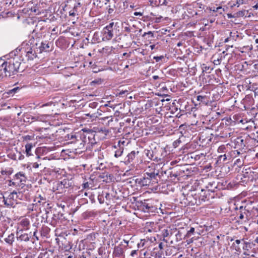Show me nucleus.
Here are the masks:
<instances>
[{"instance_id":"f257e3e1","label":"nucleus","mask_w":258,"mask_h":258,"mask_svg":"<svg viewBox=\"0 0 258 258\" xmlns=\"http://www.w3.org/2000/svg\"><path fill=\"white\" fill-rule=\"evenodd\" d=\"M21 58L18 56L9 59L0 66V76L11 77L18 73L21 66Z\"/></svg>"},{"instance_id":"f03ea898","label":"nucleus","mask_w":258,"mask_h":258,"mask_svg":"<svg viewBox=\"0 0 258 258\" xmlns=\"http://www.w3.org/2000/svg\"><path fill=\"white\" fill-rule=\"evenodd\" d=\"M140 208L141 210L147 213H153L157 209L150 200H144V201L141 202Z\"/></svg>"},{"instance_id":"7ed1b4c3","label":"nucleus","mask_w":258,"mask_h":258,"mask_svg":"<svg viewBox=\"0 0 258 258\" xmlns=\"http://www.w3.org/2000/svg\"><path fill=\"white\" fill-rule=\"evenodd\" d=\"M114 23L111 22L105 27L103 30V40H110L113 37V27Z\"/></svg>"},{"instance_id":"20e7f679","label":"nucleus","mask_w":258,"mask_h":258,"mask_svg":"<svg viewBox=\"0 0 258 258\" xmlns=\"http://www.w3.org/2000/svg\"><path fill=\"white\" fill-rule=\"evenodd\" d=\"M239 219L241 220H244L243 222L246 223L248 221L250 216V212L249 210L246 209V207L240 206L239 208Z\"/></svg>"},{"instance_id":"39448f33","label":"nucleus","mask_w":258,"mask_h":258,"mask_svg":"<svg viewBox=\"0 0 258 258\" xmlns=\"http://www.w3.org/2000/svg\"><path fill=\"white\" fill-rule=\"evenodd\" d=\"M100 119L105 121V125L108 126H110L111 128H113L114 126L118 122L117 119H115V120H114L113 118L111 116L102 117Z\"/></svg>"},{"instance_id":"423d86ee","label":"nucleus","mask_w":258,"mask_h":258,"mask_svg":"<svg viewBox=\"0 0 258 258\" xmlns=\"http://www.w3.org/2000/svg\"><path fill=\"white\" fill-rule=\"evenodd\" d=\"M25 51L26 53V56L28 59L33 60L37 56L36 53L35 52L34 46H31L30 47L24 48Z\"/></svg>"},{"instance_id":"0eeeda50","label":"nucleus","mask_w":258,"mask_h":258,"mask_svg":"<svg viewBox=\"0 0 258 258\" xmlns=\"http://www.w3.org/2000/svg\"><path fill=\"white\" fill-rule=\"evenodd\" d=\"M136 182H138L141 186H144L149 185L151 183V181L146 176H145L144 177L137 179Z\"/></svg>"},{"instance_id":"6e6552de","label":"nucleus","mask_w":258,"mask_h":258,"mask_svg":"<svg viewBox=\"0 0 258 258\" xmlns=\"http://www.w3.org/2000/svg\"><path fill=\"white\" fill-rule=\"evenodd\" d=\"M150 254L152 257H154V258H161L164 255L163 251H161V250H160L156 247H154L153 249V250L151 251Z\"/></svg>"},{"instance_id":"1a4fd4ad","label":"nucleus","mask_w":258,"mask_h":258,"mask_svg":"<svg viewBox=\"0 0 258 258\" xmlns=\"http://www.w3.org/2000/svg\"><path fill=\"white\" fill-rule=\"evenodd\" d=\"M138 151H133L130 153L128 154L126 156V159L125 162L127 163L132 162L136 158L137 155L139 154Z\"/></svg>"},{"instance_id":"9d476101","label":"nucleus","mask_w":258,"mask_h":258,"mask_svg":"<svg viewBox=\"0 0 258 258\" xmlns=\"http://www.w3.org/2000/svg\"><path fill=\"white\" fill-rule=\"evenodd\" d=\"M206 187L208 192H214L217 188V184L215 181L209 182Z\"/></svg>"},{"instance_id":"9b49d317","label":"nucleus","mask_w":258,"mask_h":258,"mask_svg":"<svg viewBox=\"0 0 258 258\" xmlns=\"http://www.w3.org/2000/svg\"><path fill=\"white\" fill-rule=\"evenodd\" d=\"M146 176L151 181L152 179H157V177L161 178V175L159 174V171L157 172H152L150 173L147 172L146 173Z\"/></svg>"},{"instance_id":"f8f14e48","label":"nucleus","mask_w":258,"mask_h":258,"mask_svg":"<svg viewBox=\"0 0 258 258\" xmlns=\"http://www.w3.org/2000/svg\"><path fill=\"white\" fill-rule=\"evenodd\" d=\"M15 236L14 233H11L4 238V241L9 245H12L15 241Z\"/></svg>"},{"instance_id":"ddd939ff","label":"nucleus","mask_w":258,"mask_h":258,"mask_svg":"<svg viewBox=\"0 0 258 258\" xmlns=\"http://www.w3.org/2000/svg\"><path fill=\"white\" fill-rule=\"evenodd\" d=\"M63 188H68L73 186V183L71 180L68 179H63L60 183Z\"/></svg>"},{"instance_id":"4468645a","label":"nucleus","mask_w":258,"mask_h":258,"mask_svg":"<svg viewBox=\"0 0 258 258\" xmlns=\"http://www.w3.org/2000/svg\"><path fill=\"white\" fill-rule=\"evenodd\" d=\"M15 177L16 179H19V182L22 183V184H24V182L26 181V177L24 173L22 172H19L15 174Z\"/></svg>"},{"instance_id":"2eb2a0df","label":"nucleus","mask_w":258,"mask_h":258,"mask_svg":"<svg viewBox=\"0 0 258 258\" xmlns=\"http://www.w3.org/2000/svg\"><path fill=\"white\" fill-rule=\"evenodd\" d=\"M98 112L94 113H87L85 114V116L84 118L85 119H89L90 121H92L95 120L98 117Z\"/></svg>"},{"instance_id":"dca6fc26","label":"nucleus","mask_w":258,"mask_h":258,"mask_svg":"<svg viewBox=\"0 0 258 258\" xmlns=\"http://www.w3.org/2000/svg\"><path fill=\"white\" fill-rule=\"evenodd\" d=\"M158 5L171 7L173 5V2L171 0H159Z\"/></svg>"},{"instance_id":"f3484780","label":"nucleus","mask_w":258,"mask_h":258,"mask_svg":"<svg viewBox=\"0 0 258 258\" xmlns=\"http://www.w3.org/2000/svg\"><path fill=\"white\" fill-rule=\"evenodd\" d=\"M20 224L23 228L28 229L30 225V222L28 219L24 218L21 220Z\"/></svg>"},{"instance_id":"a211bd4d","label":"nucleus","mask_w":258,"mask_h":258,"mask_svg":"<svg viewBox=\"0 0 258 258\" xmlns=\"http://www.w3.org/2000/svg\"><path fill=\"white\" fill-rule=\"evenodd\" d=\"M49 44L46 42H42L41 46H40V51H49Z\"/></svg>"},{"instance_id":"6ab92c4d","label":"nucleus","mask_w":258,"mask_h":258,"mask_svg":"<svg viewBox=\"0 0 258 258\" xmlns=\"http://www.w3.org/2000/svg\"><path fill=\"white\" fill-rule=\"evenodd\" d=\"M172 234V231L171 230H168L167 229H164L162 231V235L163 237V241H165L166 242H167V240H165V238L171 235Z\"/></svg>"},{"instance_id":"aec40b11","label":"nucleus","mask_w":258,"mask_h":258,"mask_svg":"<svg viewBox=\"0 0 258 258\" xmlns=\"http://www.w3.org/2000/svg\"><path fill=\"white\" fill-rule=\"evenodd\" d=\"M32 148V145L31 143H28L25 145V151L27 156H30L32 155L31 153Z\"/></svg>"},{"instance_id":"412c9836","label":"nucleus","mask_w":258,"mask_h":258,"mask_svg":"<svg viewBox=\"0 0 258 258\" xmlns=\"http://www.w3.org/2000/svg\"><path fill=\"white\" fill-rule=\"evenodd\" d=\"M17 238L21 241H28L29 240L30 237L28 234L25 233L20 235Z\"/></svg>"},{"instance_id":"4be33fe9","label":"nucleus","mask_w":258,"mask_h":258,"mask_svg":"<svg viewBox=\"0 0 258 258\" xmlns=\"http://www.w3.org/2000/svg\"><path fill=\"white\" fill-rule=\"evenodd\" d=\"M148 242V240L145 239H141L140 242L138 243V248H142L146 246L147 243Z\"/></svg>"},{"instance_id":"5701e85b","label":"nucleus","mask_w":258,"mask_h":258,"mask_svg":"<svg viewBox=\"0 0 258 258\" xmlns=\"http://www.w3.org/2000/svg\"><path fill=\"white\" fill-rule=\"evenodd\" d=\"M201 200L202 201H208L210 197L211 198H213L214 197V196L213 195H212L211 196V194L210 193H208V194H205V193H204V195H201Z\"/></svg>"},{"instance_id":"b1692460","label":"nucleus","mask_w":258,"mask_h":258,"mask_svg":"<svg viewBox=\"0 0 258 258\" xmlns=\"http://www.w3.org/2000/svg\"><path fill=\"white\" fill-rule=\"evenodd\" d=\"M146 156L151 160H154L153 152L152 150H147L145 151Z\"/></svg>"},{"instance_id":"393cba45","label":"nucleus","mask_w":258,"mask_h":258,"mask_svg":"<svg viewBox=\"0 0 258 258\" xmlns=\"http://www.w3.org/2000/svg\"><path fill=\"white\" fill-rule=\"evenodd\" d=\"M196 100L197 102H198L199 104L201 103V102L205 103L206 102V97L201 95H199L197 96Z\"/></svg>"},{"instance_id":"a878e982","label":"nucleus","mask_w":258,"mask_h":258,"mask_svg":"<svg viewBox=\"0 0 258 258\" xmlns=\"http://www.w3.org/2000/svg\"><path fill=\"white\" fill-rule=\"evenodd\" d=\"M236 142V145H237V144H238V145L240 146V147L241 148H243V147L245 146V145L244 144V140L241 138H237Z\"/></svg>"},{"instance_id":"bb28decb","label":"nucleus","mask_w":258,"mask_h":258,"mask_svg":"<svg viewBox=\"0 0 258 258\" xmlns=\"http://www.w3.org/2000/svg\"><path fill=\"white\" fill-rule=\"evenodd\" d=\"M43 117H44L43 115H36V116H32L31 119H32V121H42Z\"/></svg>"},{"instance_id":"cd10ccee","label":"nucleus","mask_w":258,"mask_h":258,"mask_svg":"<svg viewBox=\"0 0 258 258\" xmlns=\"http://www.w3.org/2000/svg\"><path fill=\"white\" fill-rule=\"evenodd\" d=\"M123 149L122 148H119L118 150L115 151L114 156L116 158L121 156L123 153Z\"/></svg>"},{"instance_id":"c85d7f7f","label":"nucleus","mask_w":258,"mask_h":258,"mask_svg":"<svg viewBox=\"0 0 258 258\" xmlns=\"http://www.w3.org/2000/svg\"><path fill=\"white\" fill-rule=\"evenodd\" d=\"M115 252L116 253V254L120 255L123 253V250L122 248L120 247L117 246L116 247L114 248Z\"/></svg>"},{"instance_id":"c756f323","label":"nucleus","mask_w":258,"mask_h":258,"mask_svg":"<svg viewBox=\"0 0 258 258\" xmlns=\"http://www.w3.org/2000/svg\"><path fill=\"white\" fill-rule=\"evenodd\" d=\"M195 232V228L194 227H191L190 229L187 232V233L185 235L187 237H190L192 234H194Z\"/></svg>"},{"instance_id":"7c9ffc66","label":"nucleus","mask_w":258,"mask_h":258,"mask_svg":"<svg viewBox=\"0 0 258 258\" xmlns=\"http://www.w3.org/2000/svg\"><path fill=\"white\" fill-rule=\"evenodd\" d=\"M48 255H49V254H48V252L45 251L43 252H41L39 254L38 258H48Z\"/></svg>"},{"instance_id":"2f4dec72","label":"nucleus","mask_w":258,"mask_h":258,"mask_svg":"<svg viewBox=\"0 0 258 258\" xmlns=\"http://www.w3.org/2000/svg\"><path fill=\"white\" fill-rule=\"evenodd\" d=\"M210 10L212 11V9H210ZM212 11L213 12H219V14H221L224 11V10L222 9L221 7H219L216 8V9H213Z\"/></svg>"},{"instance_id":"473e14b6","label":"nucleus","mask_w":258,"mask_h":258,"mask_svg":"<svg viewBox=\"0 0 258 258\" xmlns=\"http://www.w3.org/2000/svg\"><path fill=\"white\" fill-rule=\"evenodd\" d=\"M226 149V147L225 145L220 146L218 149V152L219 153H224L225 152V150Z\"/></svg>"},{"instance_id":"72a5a7b5","label":"nucleus","mask_w":258,"mask_h":258,"mask_svg":"<svg viewBox=\"0 0 258 258\" xmlns=\"http://www.w3.org/2000/svg\"><path fill=\"white\" fill-rule=\"evenodd\" d=\"M42 201H43V203H45V200L40 195L39 197L36 198V199L35 200V201H37L38 203H41Z\"/></svg>"},{"instance_id":"f704fd0d","label":"nucleus","mask_w":258,"mask_h":258,"mask_svg":"<svg viewBox=\"0 0 258 258\" xmlns=\"http://www.w3.org/2000/svg\"><path fill=\"white\" fill-rule=\"evenodd\" d=\"M90 185H92L91 183H89L88 182H86L83 183L82 187L83 188H89L91 186Z\"/></svg>"},{"instance_id":"c9c22d12","label":"nucleus","mask_w":258,"mask_h":258,"mask_svg":"<svg viewBox=\"0 0 258 258\" xmlns=\"http://www.w3.org/2000/svg\"><path fill=\"white\" fill-rule=\"evenodd\" d=\"M99 132L103 134L104 135H107L109 133V131L106 128H101L99 130Z\"/></svg>"},{"instance_id":"e433bc0d","label":"nucleus","mask_w":258,"mask_h":258,"mask_svg":"<svg viewBox=\"0 0 258 258\" xmlns=\"http://www.w3.org/2000/svg\"><path fill=\"white\" fill-rule=\"evenodd\" d=\"M227 159L226 155L225 154L224 155H222L219 156V160L220 161H222L224 162Z\"/></svg>"},{"instance_id":"4c0bfd02","label":"nucleus","mask_w":258,"mask_h":258,"mask_svg":"<svg viewBox=\"0 0 258 258\" xmlns=\"http://www.w3.org/2000/svg\"><path fill=\"white\" fill-rule=\"evenodd\" d=\"M84 132H85L87 133V135H88V139L92 136H93L94 135L93 134V132H91V130H83Z\"/></svg>"},{"instance_id":"58836bf2","label":"nucleus","mask_w":258,"mask_h":258,"mask_svg":"<svg viewBox=\"0 0 258 258\" xmlns=\"http://www.w3.org/2000/svg\"><path fill=\"white\" fill-rule=\"evenodd\" d=\"M245 14V11H241L237 13L236 15L237 17H243Z\"/></svg>"},{"instance_id":"ea45409f","label":"nucleus","mask_w":258,"mask_h":258,"mask_svg":"<svg viewBox=\"0 0 258 258\" xmlns=\"http://www.w3.org/2000/svg\"><path fill=\"white\" fill-rule=\"evenodd\" d=\"M79 7H80V3H78L76 5H75L72 10L74 11L75 13H76L78 10V8Z\"/></svg>"},{"instance_id":"a19ab883","label":"nucleus","mask_w":258,"mask_h":258,"mask_svg":"<svg viewBox=\"0 0 258 258\" xmlns=\"http://www.w3.org/2000/svg\"><path fill=\"white\" fill-rule=\"evenodd\" d=\"M34 41H35V39L33 37H32V38H31L29 40V43H30V46H34V47L35 46V44H36V43H34Z\"/></svg>"},{"instance_id":"79ce46f5","label":"nucleus","mask_w":258,"mask_h":258,"mask_svg":"<svg viewBox=\"0 0 258 258\" xmlns=\"http://www.w3.org/2000/svg\"><path fill=\"white\" fill-rule=\"evenodd\" d=\"M80 145L78 147V148L80 149H82L84 147V142L83 141H80Z\"/></svg>"},{"instance_id":"37998d69","label":"nucleus","mask_w":258,"mask_h":258,"mask_svg":"<svg viewBox=\"0 0 258 258\" xmlns=\"http://www.w3.org/2000/svg\"><path fill=\"white\" fill-rule=\"evenodd\" d=\"M23 138H24V140L28 141V140H31L33 138V137H32L31 136L27 135V136L24 137Z\"/></svg>"},{"instance_id":"c03bdc74","label":"nucleus","mask_w":258,"mask_h":258,"mask_svg":"<svg viewBox=\"0 0 258 258\" xmlns=\"http://www.w3.org/2000/svg\"><path fill=\"white\" fill-rule=\"evenodd\" d=\"M20 89V88L17 87H15L11 90H10V92L12 93H16L17 92V90H19Z\"/></svg>"},{"instance_id":"a18cd8bd","label":"nucleus","mask_w":258,"mask_h":258,"mask_svg":"<svg viewBox=\"0 0 258 258\" xmlns=\"http://www.w3.org/2000/svg\"><path fill=\"white\" fill-rule=\"evenodd\" d=\"M235 164L238 165V166H240L242 164V162L240 159H238L235 162Z\"/></svg>"},{"instance_id":"49530a36","label":"nucleus","mask_w":258,"mask_h":258,"mask_svg":"<svg viewBox=\"0 0 258 258\" xmlns=\"http://www.w3.org/2000/svg\"><path fill=\"white\" fill-rule=\"evenodd\" d=\"M67 136H68V139H70V140H72V139H74L76 138V136L73 134H69V135H68Z\"/></svg>"},{"instance_id":"de8ad7c7","label":"nucleus","mask_w":258,"mask_h":258,"mask_svg":"<svg viewBox=\"0 0 258 258\" xmlns=\"http://www.w3.org/2000/svg\"><path fill=\"white\" fill-rule=\"evenodd\" d=\"M163 58V56H155V57H154V59H155L157 62H158L159 60H161Z\"/></svg>"},{"instance_id":"09e8293b","label":"nucleus","mask_w":258,"mask_h":258,"mask_svg":"<svg viewBox=\"0 0 258 258\" xmlns=\"http://www.w3.org/2000/svg\"><path fill=\"white\" fill-rule=\"evenodd\" d=\"M180 143V140H176L173 142V146L175 148L178 146V144H179Z\"/></svg>"},{"instance_id":"8fccbe9b","label":"nucleus","mask_w":258,"mask_h":258,"mask_svg":"<svg viewBox=\"0 0 258 258\" xmlns=\"http://www.w3.org/2000/svg\"><path fill=\"white\" fill-rule=\"evenodd\" d=\"M156 247L158 249H159L160 250H161V251H163V243L160 242L158 246Z\"/></svg>"},{"instance_id":"3c124183","label":"nucleus","mask_w":258,"mask_h":258,"mask_svg":"<svg viewBox=\"0 0 258 258\" xmlns=\"http://www.w3.org/2000/svg\"><path fill=\"white\" fill-rule=\"evenodd\" d=\"M143 14V13H142V12H135L134 13V15L135 16H142Z\"/></svg>"},{"instance_id":"603ef678","label":"nucleus","mask_w":258,"mask_h":258,"mask_svg":"<svg viewBox=\"0 0 258 258\" xmlns=\"http://www.w3.org/2000/svg\"><path fill=\"white\" fill-rule=\"evenodd\" d=\"M41 165V164H38V163L37 162H35V163H34L32 165V167L34 168H38L39 166Z\"/></svg>"},{"instance_id":"864d4df0","label":"nucleus","mask_w":258,"mask_h":258,"mask_svg":"<svg viewBox=\"0 0 258 258\" xmlns=\"http://www.w3.org/2000/svg\"><path fill=\"white\" fill-rule=\"evenodd\" d=\"M137 253V250H132L131 253V255L132 256H134L135 255H136Z\"/></svg>"},{"instance_id":"5fc2aeb1","label":"nucleus","mask_w":258,"mask_h":258,"mask_svg":"<svg viewBox=\"0 0 258 258\" xmlns=\"http://www.w3.org/2000/svg\"><path fill=\"white\" fill-rule=\"evenodd\" d=\"M76 13L73 10H71L69 12V15L71 16H75L76 15Z\"/></svg>"},{"instance_id":"6e6d98bb","label":"nucleus","mask_w":258,"mask_h":258,"mask_svg":"<svg viewBox=\"0 0 258 258\" xmlns=\"http://www.w3.org/2000/svg\"><path fill=\"white\" fill-rule=\"evenodd\" d=\"M146 34L151 35L152 36H153V33L152 31H149L147 33L145 32L143 34V36H145Z\"/></svg>"},{"instance_id":"4d7b16f0","label":"nucleus","mask_w":258,"mask_h":258,"mask_svg":"<svg viewBox=\"0 0 258 258\" xmlns=\"http://www.w3.org/2000/svg\"><path fill=\"white\" fill-rule=\"evenodd\" d=\"M124 30L125 31L127 32H131V28L129 27H124Z\"/></svg>"},{"instance_id":"13d9d810","label":"nucleus","mask_w":258,"mask_h":258,"mask_svg":"<svg viewBox=\"0 0 258 258\" xmlns=\"http://www.w3.org/2000/svg\"><path fill=\"white\" fill-rule=\"evenodd\" d=\"M166 173V171H161L159 172V174L161 175V177L163 176L164 174Z\"/></svg>"},{"instance_id":"bf43d9fd","label":"nucleus","mask_w":258,"mask_h":258,"mask_svg":"<svg viewBox=\"0 0 258 258\" xmlns=\"http://www.w3.org/2000/svg\"><path fill=\"white\" fill-rule=\"evenodd\" d=\"M113 12V9L112 8H109L108 10V12L109 14H111Z\"/></svg>"},{"instance_id":"052dcab7","label":"nucleus","mask_w":258,"mask_h":258,"mask_svg":"<svg viewBox=\"0 0 258 258\" xmlns=\"http://www.w3.org/2000/svg\"><path fill=\"white\" fill-rule=\"evenodd\" d=\"M161 18H162L161 17H160L159 18H156L155 22L156 23H159L160 22V20L161 19Z\"/></svg>"},{"instance_id":"680f3d73","label":"nucleus","mask_w":258,"mask_h":258,"mask_svg":"<svg viewBox=\"0 0 258 258\" xmlns=\"http://www.w3.org/2000/svg\"><path fill=\"white\" fill-rule=\"evenodd\" d=\"M159 78V76H156V75H155V76H153V79L155 80H157Z\"/></svg>"},{"instance_id":"e2e57ef3","label":"nucleus","mask_w":258,"mask_h":258,"mask_svg":"<svg viewBox=\"0 0 258 258\" xmlns=\"http://www.w3.org/2000/svg\"><path fill=\"white\" fill-rule=\"evenodd\" d=\"M17 192L15 191H13L12 193H11V195L12 196V198H13L14 197V195H17Z\"/></svg>"},{"instance_id":"0e129e2a","label":"nucleus","mask_w":258,"mask_h":258,"mask_svg":"<svg viewBox=\"0 0 258 258\" xmlns=\"http://www.w3.org/2000/svg\"><path fill=\"white\" fill-rule=\"evenodd\" d=\"M241 241L240 240H239V239H237L235 240V242L237 244H239L240 243Z\"/></svg>"},{"instance_id":"69168bd1","label":"nucleus","mask_w":258,"mask_h":258,"mask_svg":"<svg viewBox=\"0 0 258 258\" xmlns=\"http://www.w3.org/2000/svg\"><path fill=\"white\" fill-rule=\"evenodd\" d=\"M24 158V156L22 155H20V156L19 157V160H22Z\"/></svg>"},{"instance_id":"338daca9","label":"nucleus","mask_w":258,"mask_h":258,"mask_svg":"<svg viewBox=\"0 0 258 258\" xmlns=\"http://www.w3.org/2000/svg\"><path fill=\"white\" fill-rule=\"evenodd\" d=\"M144 251V249H141V252H143L144 255H146L147 252L146 251Z\"/></svg>"},{"instance_id":"774afa93","label":"nucleus","mask_w":258,"mask_h":258,"mask_svg":"<svg viewBox=\"0 0 258 258\" xmlns=\"http://www.w3.org/2000/svg\"><path fill=\"white\" fill-rule=\"evenodd\" d=\"M253 8L255 10L257 9V8H258V4H256L255 5H254V6H253Z\"/></svg>"}]
</instances>
